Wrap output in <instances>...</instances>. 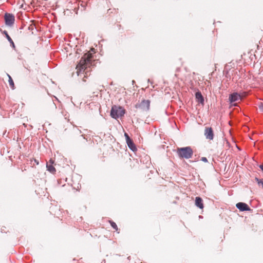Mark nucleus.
<instances>
[{
	"instance_id": "nucleus-5",
	"label": "nucleus",
	"mask_w": 263,
	"mask_h": 263,
	"mask_svg": "<svg viewBox=\"0 0 263 263\" xmlns=\"http://www.w3.org/2000/svg\"><path fill=\"white\" fill-rule=\"evenodd\" d=\"M5 23L8 26H12L14 22V16L11 14L6 13L5 15Z\"/></svg>"
},
{
	"instance_id": "nucleus-14",
	"label": "nucleus",
	"mask_w": 263,
	"mask_h": 263,
	"mask_svg": "<svg viewBox=\"0 0 263 263\" xmlns=\"http://www.w3.org/2000/svg\"><path fill=\"white\" fill-rule=\"evenodd\" d=\"M256 180L257 182L258 185H261L263 188V179H259L256 178Z\"/></svg>"
},
{
	"instance_id": "nucleus-8",
	"label": "nucleus",
	"mask_w": 263,
	"mask_h": 263,
	"mask_svg": "<svg viewBox=\"0 0 263 263\" xmlns=\"http://www.w3.org/2000/svg\"><path fill=\"white\" fill-rule=\"evenodd\" d=\"M236 206L240 211H250V208L248 204L243 202H238Z\"/></svg>"
},
{
	"instance_id": "nucleus-15",
	"label": "nucleus",
	"mask_w": 263,
	"mask_h": 263,
	"mask_svg": "<svg viewBox=\"0 0 263 263\" xmlns=\"http://www.w3.org/2000/svg\"><path fill=\"white\" fill-rule=\"evenodd\" d=\"M6 37H7L8 40L10 42V43L13 45V46H14V43H13L12 40L9 36V35L8 34H6Z\"/></svg>"
},
{
	"instance_id": "nucleus-20",
	"label": "nucleus",
	"mask_w": 263,
	"mask_h": 263,
	"mask_svg": "<svg viewBox=\"0 0 263 263\" xmlns=\"http://www.w3.org/2000/svg\"><path fill=\"white\" fill-rule=\"evenodd\" d=\"M260 108L263 110V103H261V105L260 106Z\"/></svg>"
},
{
	"instance_id": "nucleus-19",
	"label": "nucleus",
	"mask_w": 263,
	"mask_h": 263,
	"mask_svg": "<svg viewBox=\"0 0 263 263\" xmlns=\"http://www.w3.org/2000/svg\"><path fill=\"white\" fill-rule=\"evenodd\" d=\"M48 163L52 165L53 161L52 159H50Z\"/></svg>"
},
{
	"instance_id": "nucleus-22",
	"label": "nucleus",
	"mask_w": 263,
	"mask_h": 263,
	"mask_svg": "<svg viewBox=\"0 0 263 263\" xmlns=\"http://www.w3.org/2000/svg\"><path fill=\"white\" fill-rule=\"evenodd\" d=\"M34 162H35V163H36V164H39V162L36 160H35V159H34Z\"/></svg>"
},
{
	"instance_id": "nucleus-6",
	"label": "nucleus",
	"mask_w": 263,
	"mask_h": 263,
	"mask_svg": "<svg viewBox=\"0 0 263 263\" xmlns=\"http://www.w3.org/2000/svg\"><path fill=\"white\" fill-rule=\"evenodd\" d=\"M204 136L207 139L212 140L214 138V133L211 127H205L204 130Z\"/></svg>"
},
{
	"instance_id": "nucleus-13",
	"label": "nucleus",
	"mask_w": 263,
	"mask_h": 263,
	"mask_svg": "<svg viewBox=\"0 0 263 263\" xmlns=\"http://www.w3.org/2000/svg\"><path fill=\"white\" fill-rule=\"evenodd\" d=\"M7 76L9 78L8 82H9V85H10V87L13 89L14 88V84L13 81L9 74H7Z\"/></svg>"
},
{
	"instance_id": "nucleus-9",
	"label": "nucleus",
	"mask_w": 263,
	"mask_h": 263,
	"mask_svg": "<svg viewBox=\"0 0 263 263\" xmlns=\"http://www.w3.org/2000/svg\"><path fill=\"white\" fill-rule=\"evenodd\" d=\"M195 205L200 209H203L204 205L203 203V200L201 198L199 197H196L195 198Z\"/></svg>"
},
{
	"instance_id": "nucleus-18",
	"label": "nucleus",
	"mask_w": 263,
	"mask_h": 263,
	"mask_svg": "<svg viewBox=\"0 0 263 263\" xmlns=\"http://www.w3.org/2000/svg\"><path fill=\"white\" fill-rule=\"evenodd\" d=\"M201 160L204 162H208V160H207L206 158H205V157H202Z\"/></svg>"
},
{
	"instance_id": "nucleus-17",
	"label": "nucleus",
	"mask_w": 263,
	"mask_h": 263,
	"mask_svg": "<svg viewBox=\"0 0 263 263\" xmlns=\"http://www.w3.org/2000/svg\"><path fill=\"white\" fill-rule=\"evenodd\" d=\"M124 136L126 138V141H128V140H131L127 133H125Z\"/></svg>"
},
{
	"instance_id": "nucleus-3",
	"label": "nucleus",
	"mask_w": 263,
	"mask_h": 263,
	"mask_svg": "<svg viewBox=\"0 0 263 263\" xmlns=\"http://www.w3.org/2000/svg\"><path fill=\"white\" fill-rule=\"evenodd\" d=\"M124 114L125 110L121 106L114 105L111 108L110 116L113 118L118 119L124 116Z\"/></svg>"
},
{
	"instance_id": "nucleus-10",
	"label": "nucleus",
	"mask_w": 263,
	"mask_h": 263,
	"mask_svg": "<svg viewBox=\"0 0 263 263\" xmlns=\"http://www.w3.org/2000/svg\"><path fill=\"white\" fill-rule=\"evenodd\" d=\"M195 97L197 101L200 103L203 104L204 103V99L200 92L198 91L195 94Z\"/></svg>"
},
{
	"instance_id": "nucleus-12",
	"label": "nucleus",
	"mask_w": 263,
	"mask_h": 263,
	"mask_svg": "<svg viewBox=\"0 0 263 263\" xmlns=\"http://www.w3.org/2000/svg\"><path fill=\"white\" fill-rule=\"evenodd\" d=\"M46 167L47 170L50 173H54L55 172V169L52 165L47 163Z\"/></svg>"
},
{
	"instance_id": "nucleus-7",
	"label": "nucleus",
	"mask_w": 263,
	"mask_h": 263,
	"mask_svg": "<svg viewBox=\"0 0 263 263\" xmlns=\"http://www.w3.org/2000/svg\"><path fill=\"white\" fill-rule=\"evenodd\" d=\"M241 100V96L237 92H234L229 96V100L231 103L239 101Z\"/></svg>"
},
{
	"instance_id": "nucleus-16",
	"label": "nucleus",
	"mask_w": 263,
	"mask_h": 263,
	"mask_svg": "<svg viewBox=\"0 0 263 263\" xmlns=\"http://www.w3.org/2000/svg\"><path fill=\"white\" fill-rule=\"evenodd\" d=\"M110 224L111 226V227L115 229L116 230V231L118 230V227L117 226V224H116L115 222H110Z\"/></svg>"
},
{
	"instance_id": "nucleus-1",
	"label": "nucleus",
	"mask_w": 263,
	"mask_h": 263,
	"mask_svg": "<svg viewBox=\"0 0 263 263\" xmlns=\"http://www.w3.org/2000/svg\"><path fill=\"white\" fill-rule=\"evenodd\" d=\"M92 54L88 53L85 54L81 59L79 63L77 66L78 75L82 71H85L88 67L91 64Z\"/></svg>"
},
{
	"instance_id": "nucleus-11",
	"label": "nucleus",
	"mask_w": 263,
	"mask_h": 263,
	"mask_svg": "<svg viewBox=\"0 0 263 263\" xmlns=\"http://www.w3.org/2000/svg\"><path fill=\"white\" fill-rule=\"evenodd\" d=\"M126 143L128 147L133 151H135L137 149L135 144L133 143L132 140H128V141H126Z\"/></svg>"
},
{
	"instance_id": "nucleus-21",
	"label": "nucleus",
	"mask_w": 263,
	"mask_h": 263,
	"mask_svg": "<svg viewBox=\"0 0 263 263\" xmlns=\"http://www.w3.org/2000/svg\"><path fill=\"white\" fill-rule=\"evenodd\" d=\"M259 167L263 171V164L260 165Z\"/></svg>"
},
{
	"instance_id": "nucleus-4",
	"label": "nucleus",
	"mask_w": 263,
	"mask_h": 263,
	"mask_svg": "<svg viewBox=\"0 0 263 263\" xmlns=\"http://www.w3.org/2000/svg\"><path fill=\"white\" fill-rule=\"evenodd\" d=\"M150 101L148 100H143L140 103L136 105L137 108H140L142 110L147 111L149 109Z\"/></svg>"
},
{
	"instance_id": "nucleus-2",
	"label": "nucleus",
	"mask_w": 263,
	"mask_h": 263,
	"mask_svg": "<svg viewBox=\"0 0 263 263\" xmlns=\"http://www.w3.org/2000/svg\"><path fill=\"white\" fill-rule=\"evenodd\" d=\"M178 156L182 158L189 159L192 157L193 152L190 147L178 148L177 149Z\"/></svg>"
}]
</instances>
